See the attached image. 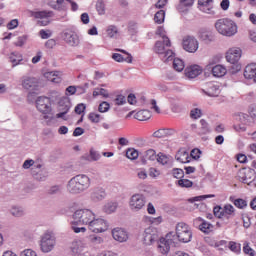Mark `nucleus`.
Listing matches in <instances>:
<instances>
[{"label":"nucleus","instance_id":"obj_1","mask_svg":"<svg viewBox=\"0 0 256 256\" xmlns=\"http://www.w3.org/2000/svg\"><path fill=\"white\" fill-rule=\"evenodd\" d=\"M93 219H95V213L89 209H80L74 212L72 221V231L74 233H85L87 228L77 227L75 225H91Z\"/></svg>","mask_w":256,"mask_h":256},{"label":"nucleus","instance_id":"obj_2","mask_svg":"<svg viewBox=\"0 0 256 256\" xmlns=\"http://www.w3.org/2000/svg\"><path fill=\"white\" fill-rule=\"evenodd\" d=\"M90 185L91 179L85 174H79L68 181L66 189L68 193L78 195V193H83L85 189H89Z\"/></svg>","mask_w":256,"mask_h":256},{"label":"nucleus","instance_id":"obj_3","mask_svg":"<svg viewBox=\"0 0 256 256\" xmlns=\"http://www.w3.org/2000/svg\"><path fill=\"white\" fill-rule=\"evenodd\" d=\"M215 29L224 37H233L237 35V23L229 18L218 19L215 23Z\"/></svg>","mask_w":256,"mask_h":256},{"label":"nucleus","instance_id":"obj_4","mask_svg":"<svg viewBox=\"0 0 256 256\" xmlns=\"http://www.w3.org/2000/svg\"><path fill=\"white\" fill-rule=\"evenodd\" d=\"M176 237L181 243H189L193 237L191 227H189L185 222H179L176 225Z\"/></svg>","mask_w":256,"mask_h":256},{"label":"nucleus","instance_id":"obj_5","mask_svg":"<svg viewBox=\"0 0 256 256\" xmlns=\"http://www.w3.org/2000/svg\"><path fill=\"white\" fill-rule=\"evenodd\" d=\"M36 107L40 113L44 115V119H49V115H52L53 108L51 107V98L46 96H40L36 100Z\"/></svg>","mask_w":256,"mask_h":256},{"label":"nucleus","instance_id":"obj_6","mask_svg":"<svg viewBox=\"0 0 256 256\" xmlns=\"http://www.w3.org/2000/svg\"><path fill=\"white\" fill-rule=\"evenodd\" d=\"M30 17H34V19H39L37 21V25L39 27H47L49 23H51V17H53L52 11H30Z\"/></svg>","mask_w":256,"mask_h":256},{"label":"nucleus","instance_id":"obj_7","mask_svg":"<svg viewBox=\"0 0 256 256\" xmlns=\"http://www.w3.org/2000/svg\"><path fill=\"white\" fill-rule=\"evenodd\" d=\"M165 47H167L166 42L157 41L154 46V51L158 55H161L162 61L167 63V61H173V57H174L175 53H173L172 50H166Z\"/></svg>","mask_w":256,"mask_h":256},{"label":"nucleus","instance_id":"obj_8","mask_svg":"<svg viewBox=\"0 0 256 256\" xmlns=\"http://www.w3.org/2000/svg\"><path fill=\"white\" fill-rule=\"evenodd\" d=\"M40 248L43 253H50L55 248V237L51 232H46L40 241Z\"/></svg>","mask_w":256,"mask_h":256},{"label":"nucleus","instance_id":"obj_9","mask_svg":"<svg viewBox=\"0 0 256 256\" xmlns=\"http://www.w3.org/2000/svg\"><path fill=\"white\" fill-rule=\"evenodd\" d=\"M88 229L92 231V233H105V231L109 229V223H107V220L103 218H95L94 216V219L88 226Z\"/></svg>","mask_w":256,"mask_h":256},{"label":"nucleus","instance_id":"obj_10","mask_svg":"<svg viewBox=\"0 0 256 256\" xmlns=\"http://www.w3.org/2000/svg\"><path fill=\"white\" fill-rule=\"evenodd\" d=\"M238 179L246 185H251L256 179V173L254 169L242 168L238 171Z\"/></svg>","mask_w":256,"mask_h":256},{"label":"nucleus","instance_id":"obj_11","mask_svg":"<svg viewBox=\"0 0 256 256\" xmlns=\"http://www.w3.org/2000/svg\"><path fill=\"white\" fill-rule=\"evenodd\" d=\"M146 203L147 200L143 194H134L130 198L129 207L131 211H141Z\"/></svg>","mask_w":256,"mask_h":256},{"label":"nucleus","instance_id":"obj_12","mask_svg":"<svg viewBox=\"0 0 256 256\" xmlns=\"http://www.w3.org/2000/svg\"><path fill=\"white\" fill-rule=\"evenodd\" d=\"M58 107H59V111L61 112L56 114V118L64 119V121H67V118H65V115H67L69 113V109H71V100L69 99V97L64 96L60 98L58 102Z\"/></svg>","mask_w":256,"mask_h":256},{"label":"nucleus","instance_id":"obj_13","mask_svg":"<svg viewBox=\"0 0 256 256\" xmlns=\"http://www.w3.org/2000/svg\"><path fill=\"white\" fill-rule=\"evenodd\" d=\"M182 47L188 53H196L199 49V41L194 36H185L182 40Z\"/></svg>","mask_w":256,"mask_h":256},{"label":"nucleus","instance_id":"obj_14","mask_svg":"<svg viewBox=\"0 0 256 256\" xmlns=\"http://www.w3.org/2000/svg\"><path fill=\"white\" fill-rule=\"evenodd\" d=\"M234 213L235 208L231 204L225 205L224 208H214V215L218 217V219H229V217H231V215H234Z\"/></svg>","mask_w":256,"mask_h":256},{"label":"nucleus","instance_id":"obj_15","mask_svg":"<svg viewBox=\"0 0 256 256\" xmlns=\"http://www.w3.org/2000/svg\"><path fill=\"white\" fill-rule=\"evenodd\" d=\"M173 233H168L165 238H160L158 243V251L162 253V255H167L171 249V245H173Z\"/></svg>","mask_w":256,"mask_h":256},{"label":"nucleus","instance_id":"obj_16","mask_svg":"<svg viewBox=\"0 0 256 256\" xmlns=\"http://www.w3.org/2000/svg\"><path fill=\"white\" fill-rule=\"evenodd\" d=\"M249 123V116L242 114L236 118V122L233 125V128L238 133H245V131H247V126H249Z\"/></svg>","mask_w":256,"mask_h":256},{"label":"nucleus","instance_id":"obj_17","mask_svg":"<svg viewBox=\"0 0 256 256\" xmlns=\"http://www.w3.org/2000/svg\"><path fill=\"white\" fill-rule=\"evenodd\" d=\"M203 93L205 95H208V97H219L221 94V89L219 88V85L213 83V82H207L203 88Z\"/></svg>","mask_w":256,"mask_h":256},{"label":"nucleus","instance_id":"obj_18","mask_svg":"<svg viewBox=\"0 0 256 256\" xmlns=\"http://www.w3.org/2000/svg\"><path fill=\"white\" fill-rule=\"evenodd\" d=\"M159 239V234H157V229L155 228H147L144 232V243L146 245H153L155 241Z\"/></svg>","mask_w":256,"mask_h":256},{"label":"nucleus","instance_id":"obj_19","mask_svg":"<svg viewBox=\"0 0 256 256\" xmlns=\"http://www.w3.org/2000/svg\"><path fill=\"white\" fill-rule=\"evenodd\" d=\"M239 59H241V50L240 48H230L226 53V60L228 63L235 65V63H239Z\"/></svg>","mask_w":256,"mask_h":256},{"label":"nucleus","instance_id":"obj_20","mask_svg":"<svg viewBox=\"0 0 256 256\" xmlns=\"http://www.w3.org/2000/svg\"><path fill=\"white\" fill-rule=\"evenodd\" d=\"M116 51H119L120 53H124V55H126L125 57H123V55L119 54V53H114L112 55V59H114V61H117V63H123L125 61V63H133V56L131 54H129V52L123 50V49H116Z\"/></svg>","mask_w":256,"mask_h":256},{"label":"nucleus","instance_id":"obj_21","mask_svg":"<svg viewBox=\"0 0 256 256\" xmlns=\"http://www.w3.org/2000/svg\"><path fill=\"white\" fill-rule=\"evenodd\" d=\"M198 8L203 13L215 15V10H213V0H198Z\"/></svg>","mask_w":256,"mask_h":256},{"label":"nucleus","instance_id":"obj_22","mask_svg":"<svg viewBox=\"0 0 256 256\" xmlns=\"http://www.w3.org/2000/svg\"><path fill=\"white\" fill-rule=\"evenodd\" d=\"M112 236L113 239H115V241H118L119 243H125V241L129 239L127 231L122 228H114L112 230Z\"/></svg>","mask_w":256,"mask_h":256},{"label":"nucleus","instance_id":"obj_23","mask_svg":"<svg viewBox=\"0 0 256 256\" xmlns=\"http://www.w3.org/2000/svg\"><path fill=\"white\" fill-rule=\"evenodd\" d=\"M203 73V69L199 65L188 66L185 69V75L188 79H195V77H199Z\"/></svg>","mask_w":256,"mask_h":256},{"label":"nucleus","instance_id":"obj_24","mask_svg":"<svg viewBox=\"0 0 256 256\" xmlns=\"http://www.w3.org/2000/svg\"><path fill=\"white\" fill-rule=\"evenodd\" d=\"M175 159L179 163H191V155L183 148L176 153Z\"/></svg>","mask_w":256,"mask_h":256},{"label":"nucleus","instance_id":"obj_25","mask_svg":"<svg viewBox=\"0 0 256 256\" xmlns=\"http://www.w3.org/2000/svg\"><path fill=\"white\" fill-rule=\"evenodd\" d=\"M62 73L60 71H51V72H46L44 74V77L48 80L51 81V83H61L63 81Z\"/></svg>","mask_w":256,"mask_h":256},{"label":"nucleus","instance_id":"obj_26","mask_svg":"<svg viewBox=\"0 0 256 256\" xmlns=\"http://www.w3.org/2000/svg\"><path fill=\"white\" fill-rule=\"evenodd\" d=\"M208 69H212V75L214 77H225L227 75V68H225L223 65H216V66H211L209 64Z\"/></svg>","mask_w":256,"mask_h":256},{"label":"nucleus","instance_id":"obj_27","mask_svg":"<svg viewBox=\"0 0 256 256\" xmlns=\"http://www.w3.org/2000/svg\"><path fill=\"white\" fill-rule=\"evenodd\" d=\"M24 89H37L39 87V81L36 78L25 77L22 81Z\"/></svg>","mask_w":256,"mask_h":256},{"label":"nucleus","instance_id":"obj_28","mask_svg":"<svg viewBox=\"0 0 256 256\" xmlns=\"http://www.w3.org/2000/svg\"><path fill=\"white\" fill-rule=\"evenodd\" d=\"M198 39L204 41V43H211L213 41V35L207 29L202 28L198 31Z\"/></svg>","mask_w":256,"mask_h":256},{"label":"nucleus","instance_id":"obj_29","mask_svg":"<svg viewBox=\"0 0 256 256\" xmlns=\"http://www.w3.org/2000/svg\"><path fill=\"white\" fill-rule=\"evenodd\" d=\"M255 75H256V64L252 63V64L247 65L244 70L245 79H253L254 80Z\"/></svg>","mask_w":256,"mask_h":256},{"label":"nucleus","instance_id":"obj_30","mask_svg":"<svg viewBox=\"0 0 256 256\" xmlns=\"http://www.w3.org/2000/svg\"><path fill=\"white\" fill-rule=\"evenodd\" d=\"M64 40L66 41V43H69L72 47L79 45V38H77V36L71 32L64 33Z\"/></svg>","mask_w":256,"mask_h":256},{"label":"nucleus","instance_id":"obj_31","mask_svg":"<svg viewBox=\"0 0 256 256\" xmlns=\"http://www.w3.org/2000/svg\"><path fill=\"white\" fill-rule=\"evenodd\" d=\"M198 221H201V223L199 224V229L200 231H202V233H211V231H213L214 226L213 224L199 218Z\"/></svg>","mask_w":256,"mask_h":256},{"label":"nucleus","instance_id":"obj_32","mask_svg":"<svg viewBox=\"0 0 256 256\" xmlns=\"http://www.w3.org/2000/svg\"><path fill=\"white\" fill-rule=\"evenodd\" d=\"M137 121H148L151 119V111L149 110H140L134 115Z\"/></svg>","mask_w":256,"mask_h":256},{"label":"nucleus","instance_id":"obj_33","mask_svg":"<svg viewBox=\"0 0 256 256\" xmlns=\"http://www.w3.org/2000/svg\"><path fill=\"white\" fill-rule=\"evenodd\" d=\"M176 185L181 187V189H191V187H193V181L187 178H181L176 182Z\"/></svg>","mask_w":256,"mask_h":256},{"label":"nucleus","instance_id":"obj_34","mask_svg":"<svg viewBox=\"0 0 256 256\" xmlns=\"http://www.w3.org/2000/svg\"><path fill=\"white\" fill-rule=\"evenodd\" d=\"M157 161L160 165H169L171 163V156L164 154L163 152H159L157 155Z\"/></svg>","mask_w":256,"mask_h":256},{"label":"nucleus","instance_id":"obj_35","mask_svg":"<svg viewBox=\"0 0 256 256\" xmlns=\"http://www.w3.org/2000/svg\"><path fill=\"white\" fill-rule=\"evenodd\" d=\"M106 195L107 194L105 193V190L98 189L92 193L91 197H92L93 201H101V200L105 199Z\"/></svg>","mask_w":256,"mask_h":256},{"label":"nucleus","instance_id":"obj_36","mask_svg":"<svg viewBox=\"0 0 256 256\" xmlns=\"http://www.w3.org/2000/svg\"><path fill=\"white\" fill-rule=\"evenodd\" d=\"M10 62L12 63V66L15 67L23 61V56H21L19 53H11L10 54Z\"/></svg>","mask_w":256,"mask_h":256},{"label":"nucleus","instance_id":"obj_37","mask_svg":"<svg viewBox=\"0 0 256 256\" xmlns=\"http://www.w3.org/2000/svg\"><path fill=\"white\" fill-rule=\"evenodd\" d=\"M173 67H174L175 71H178L179 73H181V71H183V69H185V62H183V60H181L179 58H174Z\"/></svg>","mask_w":256,"mask_h":256},{"label":"nucleus","instance_id":"obj_38","mask_svg":"<svg viewBox=\"0 0 256 256\" xmlns=\"http://www.w3.org/2000/svg\"><path fill=\"white\" fill-rule=\"evenodd\" d=\"M143 157L146 161H155V159H157V153L155 152V150L149 149L144 152Z\"/></svg>","mask_w":256,"mask_h":256},{"label":"nucleus","instance_id":"obj_39","mask_svg":"<svg viewBox=\"0 0 256 256\" xmlns=\"http://www.w3.org/2000/svg\"><path fill=\"white\" fill-rule=\"evenodd\" d=\"M82 159H85L86 161H99L101 155L95 150H90V156H83Z\"/></svg>","mask_w":256,"mask_h":256},{"label":"nucleus","instance_id":"obj_40","mask_svg":"<svg viewBox=\"0 0 256 256\" xmlns=\"http://www.w3.org/2000/svg\"><path fill=\"white\" fill-rule=\"evenodd\" d=\"M116 210H117V203L115 202H109L103 208V211L108 215L111 213H115Z\"/></svg>","mask_w":256,"mask_h":256},{"label":"nucleus","instance_id":"obj_41","mask_svg":"<svg viewBox=\"0 0 256 256\" xmlns=\"http://www.w3.org/2000/svg\"><path fill=\"white\" fill-rule=\"evenodd\" d=\"M154 21L158 25H161V23H164V21H165V10H160V11L156 12V14L154 16Z\"/></svg>","mask_w":256,"mask_h":256},{"label":"nucleus","instance_id":"obj_42","mask_svg":"<svg viewBox=\"0 0 256 256\" xmlns=\"http://www.w3.org/2000/svg\"><path fill=\"white\" fill-rule=\"evenodd\" d=\"M157 35H160V37H162L163 42L166 43V47L171 46V40H169V37L165 35V30L162 27H159L157 29Z\"/></svg>","mask_w":256,"mask_h":256},{"label":"nucleus","instance_id":"obj_43","mask_svg":"<svg viewBox=\"0 0 256 256\" xmlns=\"http://www.w3.org/2000/svg\"><path fill=\"white\" fill-rule=\"evenodd\" d=\"M126 157L128 159H131L132 161H134L135 159H138L139 157V152L135 149V148H129L126 151Z\"/></svg>","mask_w":256,"mask_h":256},{"label":"nucleus","instance_id":"obj_44","mask_svg":"<svg viewBox=\"0 0 256 256\" xmlns=\"http://www.w3.org/2000/svg\"><path fill=\"white\" fill-rule=\"evenodd\" d=\"M111 109V104L107 101H103L98 106L99 113H107Z\"/></svg>","mask_w":256,"mask_h":256},{"label":"nucleus","instance_id":"obj_45","mask_svg":"<svg viewBox=\"0 0 256 256\" xmlns=\"http://www.w3.org/2000/svg\"><path fill=\"white\" fill-rule=\"evenodd\" d=\"M169 135V130L167 129H159L153 133V137L157 139H163V137H167Z\"/></svg>","mask_w":256,"mask_h":256},{"label":"nucleus","instance_id":"obj_46","mask_svg":"<svg viewBox=\"0 0 256 256\" xmlns=\"http://www.w3.org/2000/svg\"><path fill=\"white\" fill-rule=\"evenodd\" d=\"M172 175L175 179L180 180V179H183V177L185 176V172L181 168H174L172 170Z\"/></svg>","mask_w":256,"mask_h":256},{"label":"nucleus","instance_id":"obj_47","mask_svg":"<svg viewBox=\"0 0 256 256\" xmlns=\"http://www.w3.org/2000/svg\"><path fill=\"white\" fill-rule=\"evenodd\" d=\"M235 207H237L238 209H245V207H247V202L244 199L238 198L235 200H231Z\"/></svg>","mask_w":256,"mask_h":256},{"label":"nucleus","instance_id":"obj_48","mask_svg":"<svg viewBox=\"0 0 256 256\" xmlns=\"http://www.w3.org/2000/svg\"><path fill=\"white\" fill-rule=\"evenodd\" d=\"M96 11L99 13V15H105V2H103V0L97 1Z\"/></svg>","mask_w":256,"mask_h":256},{"label":"nucleus","instance_id":"obj_49","mask_svg":"<svg viewBox=\"0 0 256 256\" xmlns=\"http://www.w3.org/2000/svg\"><path fill=\"white\" fill-rule=\"evenodd\" d=\"M88 119H89V121H91V123H99V121H101V114H97L95 112H91L88 115Z\"/></svg>","mask_w":256,"mask_h":256},{"label":"nucleus","instance_id":"obj_50","mask_svg":"<svg viewBox=\"0 0 256 256\" xmlns=\"http://www.w3.org/2000/svg\"><path fill=\"white\" fill-rule=\"evenodd\" d=\"M229 249L230 251H233V253H241V245L236 242H229Z\"/></svg>","mask_w":256,"mask_h":256},{"label":"nucleus","instance_id":"obj_51","mask_svg":"<svg viewBox=\"0 0 256 256\" xmlns=\"http://www.w3.org/2000/svg\"><path fill=\"white\" fill-rule=\"evenodd\" d=\"M106 33H107L108 37H115V35H117V33H119V31L117 30V26L110 25V26H108Z\"/></svg>","mask_w":256,"mask_h":256},{"label":"nucleus","instance_id":"obj_52","mask_svg":"<svg viewBox=\"0 0 256 256\" xmlns=\"http://www.w3.org/2000/svg\"><path fill=\"white\" fill-rule=\"evenodd\" d=\"M243 251H244L245 255L255 256V250H253V248H251V246H249V243H244Z\"/></svg>","mask_w":256,"mask_h":256},{"label":"nucleus","instance_id":"obj_53","mask_svg":"<svg viewBox=\"0 0 256 256\" xmlns=\"http://www.w3.org/2000/svg\"><path fill=\"white\" fill-rule=\"evenodd\" d=\"M190 161H193V159L197 160L201 157V150H199L198 148L193 149L190 152Z\"/></svg>","mask_w":256,"mask_h":256},{"label":"nucleus","instance_id":"obj_54","mask_svg":"<svg viewBox=\"0 0 256 256\" xmlns=\"http://www.w3.org/2000/svg\"><path fill=\"white\" fill-rule=\"evenodd\" d=\"M148 175H149V177H151L152 179H157V177H159V175H161V171L157 170V168L151 167V168L149 169Z\"/></svg>","mask_w":256,"mask_h":256},{"label":"nucleus","instance_id":"obj_55","mask_svg":"<svg viewBox=\"0 0 256 256\" xmlns=\"http://www.w3.org/2000/svg\"><path fill=\"white\" fill-rule=\"evenodd\" d=\"M115 105H125L127 103V99L123 95H117L116 98L114 99Z\"/></svg>","mask_w":256,"mask_h":256},{"label":"nucleus","instance_id":"obj_56","mask_svg":"<svg viewBox=\"0 0 256 256\" xmlns=\"http://www.w3.org/2000/svg\"><path fill=\"white\" fill-rule=\"evenodd\" d=\"M137 173V177L145 180L147 178V170H145V168H139L136 170Z\"/></svg>","mask_w":256,"mask_h":256},{"label":"nucleus","instance_id":"obj_57","mask_svg":"<svg viewBox=\"0 0 256 256\" xmlns=\"http://www.w3.org/2000/svg\"><path fill=\"white\" fill-rule=\"evenodd\" d=\"M200 124H201L202 133L204 135L209 133L210 130H209V124L207 123V121H205L204 119H201Z\"/></svg>","mask_w":256,"mask_h":256},{"label":"nucleus","instance_id":"obj_58","mask_svg":"<svg viewBox=\"0 0 256 256\" xmlns=\"http://www.w3.org/2000/svg\"><path fill=\"white\" fill-rule=\"evenodd\" d=\"M17 27H19V20L17 19H13L7 24V29H9V31L17 29Z\"/></svg>","mask_w":256,"mask_h":256},{"label":"nucleus","instance_id":"obj_59","mask_svg":"<svg viewBox=\"0 0 256 256\" xmlns=\"http://www.w3.org/2000/svg\"><path fill=\"white\" fill-rule=\"evenodd\" d=\"M190 117L192 119H199L201 117V110L199 108L191 110Z\"/></svg>","mask_w":256,"mask_h":256},{"label":"nucleus","instance_id":"obj_60","mask_svg":"<svg viewBox=\"0 0 256 256\" xmlns=\"http://www.w3.org/2000/svg\"><path fill=\"white\" fill-rule=\"evenodd\" d=\"M90 243H93V245H101V243H103V238L99 236H90Z\"/></svg>","mask_w":256,"mask_h":256},{"label":"nucleus","instance_id":"obj_61","mask_svg":"<svg viewBox=\"0 0 256 256\" xmlns=\"http://www.w3.org/2000/svg\"><path fill=\"white\" fill-rule=\"evenodd\" d=\"M39 36L41 39H49L51 37V30H40L39 31Z\"/></svg>","mask_w":256,"mask_h":256},{"label":"nucleus","instance_id":"obj_62","mask_svg":"<svg viewBox=\"0 0 256 256\" xmlns=\"http://www.w3.org/2000/svg\"><path fill=\"white\" fill-rule=\"evenodd\" d=\"M85 109H86L85 104H83V103L78 104V105L75 107V113H76L77 115H81L82 113L85 112Z\"/></svg>","mask_w":256,"mask_h":256},{"label":"nucleus","instance_id":"obj_63","mask_svg":"<svg viewBox=\"0 0 256 256\" xmlns=\"http://www.w3.org/2000/svg\"><path fill=\"white\" fill-rule=\"evenodd\" d=\"M20 256H37V252L32 249H26L21 252Z\"/></svg>","mask_w":256,"mask_h":256},{"label":"nucleus","instance_id":"obj_64","mask_svg":"<svg viewBox=\"0 0 256 256\" xmlns=\"http://www.w3.org/2000/svg\"><path fill=\"white\" fill-rule=\"evenodd\" d=\"M11 213L14 217H21V215H23V210H21V208L14 207L12 208Z\"/></svg>","mask_w":256,"mask_h":256}]
</instances>
